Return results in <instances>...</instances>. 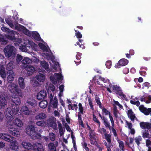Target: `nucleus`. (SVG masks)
Instances as JSON below:
<instances>
[{
    "label": "nucleus",
    "mask_w": 151,
    "mask_h": 151,
    "mask_svg": "<svg viewBox=\"0 0 151 151\" xmlns=\"http://www.w3.org/2000/svg\"><path fill=\"white\" fill-rule=\"evenodd\" d=\"M50 80L54 84H56L57 83L56 79L55 78L54 75V76H51L50 77Z\"/></svg>",
    "instance_id": "obj_57"
},
{
    "label": "nucleus",
    "mask_w": 151,
    "mask_h": 151,
    "mask_svg": "<svg viewBox=\"0 0 151 151\" xmlns=\"http://www.w3.org/2000/svg\"><path fill=\"white\" fill-rule=\"evenodd\" d=\"M96 136L95 134L90 135L89 139L90 141V143L92 145H95L98 143L96 140Z\"/></svg>",
    "instance_id": "obj_21"
},
{
    "label": "nucleus",
    "mask_w": 151,
    "mask_h": 151,
    "mask_svg": "<svg viewBox=\"0 0 151 151\" xmlns=\"http://www.w3.org/2000/svg\"><path fill=\"white\" fill-rule=\"evenodd\" d=\"M13 63L12 62H10L6 65V69L8 70V72H10L11 71H13Z\"/></svg>",
    "instance_id": "obj_39"
},
{
    "label": "nucleus",
    "mask_w": 151,
    "mask_h": 151,
    "mask_svg": "<svg viewBox=\"0 0 151 151\" xmlns=\"http://www.w3.org/2000/svg\"><path fill=\"white\" fill-rule=\"evenodd\" d=\"M127 114L128 117L130 118L132 121L134 122L136 116L134 114L132 109H130L128 110Z\"/></svg>",
    "instance_id": "obj_19"
},
{
    "label": "nucleus",
    "mask_w": 151,
    "mask_h": 151,
    "mask_svg": "<svg viewBox=\"0 0 151 151\" xmlns=\"http://www.w3.org/2000/svg\"><path fill=\"white\" fill-rule=\"evenodd\" d=\"M22 144L23 147L27 150H33L34 144L33 145L31 143L26 142H23Z\"/></svg>",
    "instance_id": "obj_11"
},
{
    "label": "nucleus",
    "mask_w": 151,
    "mask_h": 151,
    "mask_svg": "<svg viewBox=\"0 0 151 151\" xmlns=\"http://www.w3.org/2000/svg\"><path fill=\"white\" fill-rule=\"evenodd\" d=\"M75 35L76 37L78 39H80L82 37V35L81 32L79 31L77 32L76 30H75Z\"/></svg>",
    "instance_id": "obj_56"
},
{
    "label": "nucleus",
    "mask_w": 151,
    "mask_h": 151,
    "mask_svg": "<svg viewBox=\"0 0 151 151\" xmlns=\"http://www.w3.org/2000/svg\"><path fill=\"white\" fill-rule=\"evenodd\" d=\"M106 65L107 68H110L111 65V62L110 61H106Z\"/></svg>",
    "instance_id": "obj_63"
},
{
    "label": "nucleus",
    "mask_w": 151,
    "mask_h": 151,
    "mask_svg": "<svg viewBox=\"0 0 151 151\" xmlns=\"http://www.w3.org/2000/svg\"><path fill=\"white\" fill-rule=\"evenodd\" d=\"M148 130H144L143 132H142V137L143 138H149V133Z\"/></svg>",
    "instance_id": "obj_42"
},
{
    "label": "nucleus",
    "mask_w": 151,
    "mask_h": 151,
    "mask_svg": "<svg viewBox=\"0 0 151 151\" xmlns=\"http://www.w3.org/2000/svg\"><path fill=\"white\" fill-rule=\"evenodd\" d=\"M104 135L105 137V139L106 140L108 143L109 144H111V135L110 134H108L106 133L104 134Z\"/></svg>",
    "instance_id": "obj_41"
},
{
    "label": "nucleus",
    "mask_w": 151,
    "mask_h": 151,
    "mask_svg": "<svg viewBox=\"0 0 151 151\" xmlns=\"http://www.w3.org/2000/svg\"><path fill=\"white\" fill-rule=\"evenodd\" d=\"M112 87L114 90L116 91V93L119 96L122 98H125L126 96L122 91L121 88L117 85H114L112 86Z\"/></svg>",
    "instance_id": "obj_5"
},
{
    "label": "nucleus",
    "mask_w": 151,
    "mask_h": 151,
    "mask_svg": "<svg viewBox=\"0 0 151 151\" xmlns=\"http://www.w3.org/2000/svg\"><path fill=\"white\" fill-rule=\"evenodd\" d=\"M38 45L40 48L44 51L46 52H48V50L47 47L43 43H39Z\"/></svg>",
    "instance_id": "obj_43"
},
{
    "label": "nucleus",
    "mask_w": 151,
    "mask_h": 151,
    "mask_svg": "<svg viewBox=\"0 0 151 151\" xmlns=\"http://www.w3.org/2000/svg\"><path fill=\"white\" fill-rule=\"evenodd\" d=\"M15 48L11 45L6 46L4 49V51L6 57H12V58L16 56Z\"/></svg>",
    "instance_id": "obj_3"
},
{
    "label": "nucleus",
    "mask_w": 151,
    "mask_h": 151,
    "mask_svg": "<svg viewBox=\"0 0 151 151\" xmlns=\"http://www.w3.org/2000/svg\"><path fill=\"white\" fill-rule=\"evenodd\" d=\"M99 79L101 81H102L104 83H108L109 85H110L111 84L110 83L109 81V80H108L107 79H106L102 77L101 76H100L99 77Z\"/></svg>",
    "instance_id": "obj_51"
},
{
    "label": "nucleus",
    "mask_w": 151,
    "mask_h": 151,
    "mask_svg": "<svg viewBox=\"0 0 151 151\" xmlns=\"http://www.w3.org/2000/svg\"><path fill=\"white\" fill-rule=\"evenodd\" d=\"M0 42L3 45H6L7 42L6 38L1 34H0Z\"/></svg>",
    "instance_id": "obj_31"
},
{
    "label": "nucleus",
    "mask_w": 151,
    "mask_h": 151,
    "mask_svg": "<svg viewBox=\"0 0 151 151\" xmlns=\"http://www.w3.org/2000/svg\"><path fill=\"white\" fill-rule=\"evenodd\" d=\"M117 141L119 144V147L122 151H124V144L123 141H121L120 139H118Z\"/></svg>",
    "instance_id": "obj_36"
},
{
    "label": "nucleus",
    "mask_w": 151,
    "mask_h": 151,
    "mask_svg": "<svg viewBox=\"0 0 151 151\" xmlns=\"http://www.w3.org/2000/svg\"><path fill=\"white\" fill-rule=\"evenodd\" d=\"M33 151H44L43 146L41 144L36 143L34 144Z\"/></svg>",
    "instance_id": "obj_12"
},
{
    "label": "nucleus",
    "mask_w": 151,
    "mask_h": 151,
    "mask_svg": "<svg viewBox=\"0 0 151 151\" xmlns=\"http://www.w3.org/2000/svg\"><path fill=\"white\" fill-rule=\"evenodd\" d=\"M139 108L140 111L141 112L143 113L146 108L143 105H141L139 106Z\"/></svg>",
    "instance_id": "obj_64"
},
{
    "label": "nucleus",
    "mask_w": 151,
    "mask_h": 151,
    "mask_svg": "<svg viewBox=\"0 0 151 151\" xmlns=\"http://www.w3.org/2000/svg\"><path fill=\"white\" fill-rule=\"evenodd\" d=\"M103 120L104 122V125L106 128H108L110 130L111 129V127L110 126L109 122L108 121V119L107 118H105Z\"/></svg>",
    "instance_id": "obj_32"
},
{
    "label": "nucleus",
    "mask_w": 151,
    "mask_h": 151,
    "mask_svg": "<svg viewBox=\"0 0 151 151\" xmlns=\"http://www.w3.org/2000/svg\"><path fill=\"white\" fill-rule=\"evenodd\" d=\"M58 123L60 135V136H62L64 134V132L63 131V127L61 124L59 122H58Z\"/></svg>",
    "instance_id": "obj_38"
},
{
    "label": "nucleus",
    "mask_w": 151,
    "mask_h": 151,
    "mask_svg": "<svg viewBox=\"0 0 151 151\" xmlns=\"http://www.w3.org/2000/svg\"><path fill=\"white\" fill-rule=\"evenodd\" d=\"M54 76L55 78L58 80H60L62 79L63 77L62 75L61 74L55 73Z\"/></svg>",
    "instance_id": "obj_49"
},
{
    "label": "nucleus",
    "mask_w": 151,
    "mask_h": 151,
    "mask_svg": "<svg viewBox=\"0 0 151 151\" xmlns=\"http://www.w3.org/2000/svg\"><path fill=\"white\" fill-rule=\"evenodd\" d=\"M47 93L45 91H41L37 94V98L38 100H40L44 99Z\"/></svg>",
    "instance_id": "obj_13"
},
{
    "label": "nucleus",
    "mask_w": 151,
    "mask_h": 151,
    "mask_svg": "<svg viewBox=\"0 0 151 151\" xmlns=\"http://www.w3.org/2000/svg\"><path fill=\"white\" fill-rule=\"evenodd\" d=\"M101 109H102V113H104L105 115H109H109L111 114L110 112L108 110L106 109L105 108H103L102 107V108Z\"/></svg>",
    "instance_id": "obj_48"
},
{
    "label": "nucleus",
    "mask_w": 151,
    "mask_h": 151,
    "mask_svg": "<svg viewBox=\"0 0 151 151\" xmlns=\"http://www.w3.org/2000/svg\"><path fill=\"white\" fill-rule=\"evenodd\" d=\"M58 100L57 98L55 97L54 99L53 103L52 104L54 108H57L58 107Z\"/></svg>",
    "instance_id": "obj_52"
},
{
    "label": "nucleus",
    "mask_w": 151,
    "mask_h": 151,
    "mask_svg": "<svg viewBox=\"0 0 151 151\" xmlns=\"http://www.w3.org/2000/svg\"><path fill=\"white\" fill-rule=\"evenodd\" d=\"M5 21L6 23L12 28H13L14 27L12 21L11 20L10 18H6L5 19Z\"/></svg>",
    "instance_id": "obj_34"
},
{
    "label": "nucleus",
    "mask_w": 151,
    "mask_h": 151,
    "mask_svg": "<svg viewBox=\"0 0 151 151\" xmlns=\"http://www.w3.org/2000/svg\"><path fill=\"white\" fill-rule=\"evenodd\" d=\"M7 104L6 98L2 95L0 94V105L1 108L4 107Z\"/></svg>",
    "instance_id": "obj_15"
},
{
    "label": "nucleus",
    "mask_w": 151,
    "mask_h": 151,
    "mask_svg": "<svg viewBox=\"0 0 151 151\" xmlns=\"http://www.w3.org/2000/svg\"><path fill=\"white\" fill-rule=\"evenodd\" d=\"M151 112V108H148V109H147L146 108L143 113L146 115H149L150 113V114Z\"/></svg>",
    "instance_id": "obj_54"
},
{
    "label": "nucleus",
    "mask_w": 151,
    "mask_h": 151,
    "mask_svg": "<svg viewBox=\"0 0 151 151\" xmlns=\"http://www.w3.org/2000/svg\"><path fill=\"white\" fill-rule=\"evenodd\" d=\"M79 106V111L78 112H80L81 114H83V107L81 103H79L78 104Z\"/></svg>",
    "instance_id": "obj_55"
},
{
    "label": "nucleus",
    "mask_w": 151,
    "mask_h": 151,
    "mask_svg": "<svg viewBox=\"0 0 151 151\" xmlns=\"http://www.w3.org/2000/svg\"><path fill=\"white\" fill-rule=\"evenodd\" d=\"M20 27H21V28H24L25 29L24 30V32H25V34H26V35H27V33H28V35H28V34H29L30 35V33H29V31L24 26L21 25V24H19V25H17L16 24H15V29H17V30H19L20 29Z\"/></svg>",
    "instance_id": "obj_27"
},
{
    "label": "nucleus",
    "mask_w": 151,
    "mask_h": 151,
    "mask_svg": "<svg viewBox=\"0 0 151 151\" xmlns=\"http://www.w3.org/2000/svg\"><path fill=\"white\" fill-rule=\"evenodd\" d=\"M40 65L42 67L44 68L48 73L50 71V70L49 68V65L48 63L45 61H41L40 62Z\"/></svg>",
    "instance_id": "obj_17"
},
{
    "label": "nucleus",
    "mask_w": 151,
    "mask_h": 151,
    "mask_svg": "<svg viewBox=\"0 0 151 151\" xmlns=\"http://www.w3.org/2000/svg\"><path fill=\"white\" fill-rule=\"evenodd\" d=\"M26 133L28 135L32 136L33 133H35V127L32 125H29L26 128Z\"/></svg>",
    "instance_id": "obj_8"
},
{
    "label": "nucleus",
    "mask_w": 151,
    "mask_h": 151,
    "mask_svg": "<svg viewBox=\"0 0 151 151\" xmlns=\"http://www.w3.org/2000/svg\"><path fill=\"white\" fill-rule=\"evenodd\" d=\"M93 121L95 122L98 123L99 125V127H100L101 125V123L99 121L98 119L96 117V116L95 115V114L93 113Z\"/></svg>",
    "instance_id": "obj_47"
},
{
    "label": "nucleus",
    "mask_w": 151,
    "mask_h": 151,
    "mask_svg": "<svg viewBox=\"0 0 151 151\" xmlns=\"http://www.w3.org/2000/svg\"><path fill=\"white\" fill-rule=\"evenodd\" d=\"M47 116L46 114L43 112L37 114L35 116V119L37 120H43L46 118Z\"/></svg>",
    "instance_id": "obj_18"
},
{
    "label": "nucleus",
    "mask_w": 151,
    "mask_h": 151,
    "mask_svg": "<svg viewBox=\"0 0 151 151\" xmlns=\"http://www.w3.org/2000/svg\"><path fill=\"white\" fill-rule=\"evenodd\" d=\"M9 132L12 135L14 136H18L19 135L20 132L18 130L13 127L12 126H10V127L9 128Z\"/></svg>",
    "instance_id": "obj_9"
},
{
    "label": "nucleus",
    "mask_w": 151,
    "mask_h": 151,
    "mask_svg": "<svg viewBox=\"0 0 151 151\" xmlns=\"http://www.w3.org/2000/svg\"><path fill=\"white\" fill-rule=\"evenodd\" d=\"M32 36L34 39L37 41H39L41 39L39 33L36 32H32Z\"/></svg>",
    "instance_id": "obj_26"
},
{
    "label": "nucleus",
    "mask_w": 151,
    "mask_h": 151,
    "mask_svg": "<svg viewBox=\"0 0 151 151\" xmlns=\"http://www.w3.org/2000/svg\"><path fill=\"white\" fill-rule=\"evenodd\" d=\"M93 82L95 83H97L98 85H101V86H102L106 87V85L105 84H104V85L102 84H101L100 83V82L98 80H96L95 77H94L93 78Z\"/></svg>",
    "instance_id": "obj_58"
},
{
    "label": "nucleus",
    "mask_w": 151,
    "mask_h": 151,
    "mask_svg": "<svg viewBox=\"0 0 151 151\" xmlns=\"http://www.w3.org/2000/svg\"><path fill=\"white\" fill-rule=\"evenodd\" d=\"M142 139L140 136H138L135 138V140L136 143L138 146H139L140 144V141H142Z\"/></svg>",
    "instance_id": "obj_46"
},
{
    "label": "nucleus",
    "mask_w": 151,
    "mask_h": 151,
    "mask_svg": "<svg viewBox=\"0 0 151 151\" xmlns=\"http://www.w3.org/2000/svg\"><path fill=\"white\" fill-rule=\"evenodd\" d=\"M128 60L125 59H120L118 63L115 66V67L116 68H118L122 66H125L128 64Z\"/></svg>",
    "instance_id": "obj_7"
},
{
    "label": "nucleus",
    "mask_w": 151,
    "mask_h": 151,
    "mask_svg": "<svg viewBox=\"0 0 151 151\" xmlns=\"http://www.w3.org/2000/svg\"><path fill=\"white\" fill-rule=\"evenodd\" d=\"M95 100L96 102L97 103V104L99 106V108L101 109H102V106H101V103L100 101L99 97L96 96L95 97Z\"/></svg>",
    "instance_id": "obj_45"
},
{
    "label": "nucleus",
    "mask_w": 151,
    "mask_h": 151,
    "mask_svg": "<svg viewBox=\"0 0 151 151\" xmlns=\"http://www.w3.org/2000/svg\"><path fill=\"white\" fill-rule=\"evenodd\" d=\"M22 59V56L19 54L17 55L16 60L18 63L21 61Z\"/></svg>",
    "instance_id": "obj_61"
},
{
    "label": "nucleus",
    "mask_w": 151,
    "mask_h": 151,
    "mask_svg": "<svg viewBox=\"0 0 151 151\" xmlns=\"http://www.w3.org/2000/svg\"><path fill=\"white\" fill-rule=\"evenodd\" d=\"M18 83L22 89H24L25 87L24 79L22 77H20L18 79Z\"/></svg>",
    "instance_id": "obj_24"
},
{
    "label": "nucleus",
    "mask_w": 151,
    "mask_h": 151,
    "mask_svg": "<svg viewBox=\"0 0 151 151\" xmlns=\"http://www.w3.org/2000/svg\"><path fill=\"white\" fill-rule=\"evenodd\" d=\"M12 109L10 108H8L5 111L4 114L6 116V118L8 121L10 122L13 119L15 118L14 120V124L17 126L21 127L23 124L22 121L17 118L19 115L18 114L19 108L17 106L14 107H12Z\"/></svg>",
    "instance_id": "obj_1"
},
{
    "label": "nucleus",
    "mask_w": 151,
    "mask_h": 151,
    "mask_svg": "<svg viewBox=\"0 0 151 151\" xmlns=\"http://www.w3.org/2000/svg\"><path fill=\"white\" fill-rule=\"evenodd\" d=\"M36 78L40 82H43L45 79V75L40 73H39L36 76Z\"/></svg>",
    "instance_id": "obj_22"
},
{
    "label": "nucleus",
    "mask_w": 151,
    "mask_h": 151,
    "mask_svg": "<svg viewBox=\"0 0 151 151\" xmlns=\"http://www.w3.org/2000/svg\"><path fill=\"white\" fill-rule=\"evenodd\" d=\"M47 102L46 101H42L39 103L40 106L42 108L44 109L47 106Z\"/></svg>",
    "instance_id": "obj_40"
},
{
    "label": "nucleus",
    "mask_w": 151,
    "mask_h": 151,
    "mask_svg": "<svg viewBox=\"0 0 151 151\" xmlns=\"http://www.w3.org/2000/svg\"><path fill=\"white\" fill-rule=\"evenodd\" d=\"M8 76L7 77V80L9 83H11L14 80V75L13 71H11L10 72H7Z\"/></svg>",
    "instance_id": "obj_14"
},
{
    "label": "nucleus",
    "mask_w": 151,
    "mask_h": 151,
    "mask_svg": "<svg viewBox=\"0 0 151 151\" xmlns=\"http://www.w3.org/2000/svg\"><path fill=\"white\" fill-rule=\"evenodd\" d=\"M48 88L52 91H54L55 90V87L53 84H50L48 86Z\"/></svg>",
    "instance_id": "obj_60"
},
{
    "label": "nucleus",
    "mask_w": 151,
    "mask_h": 151,
    "mask_svg": "<svg viewBox=\"0 0 151 151\" xmlns=\"http://www.w3.org/2000/svg\"><path fill=\"white\" fill-rule=\"evenodd\" d=\"M56 119L53 116H50L48 120V124L50 126H53V125L56 123Z\"/></svg>",
    "instance_id": "obj_29"
},
{
    "label": "nucleus",
    "mask_w": 151,
    "mask_h": 151,
    "mask_svg": "<svg viewBox=\"0 0 151 151\" xmlns=\"http://www.w3.org/2000/svg\"><path fill=\"white\" fill-rule=\"evenodd\" d=\"M140 127L142 129H151V123L148 122H141L139 123Z\"/></svg>",
    "instance_id": "obj_10"
},
{
    "label": "nucleus",
    "mask_w": 151,
    "mask_h": 151,
    "mask_svg": "<svg viewBox=\"0 0 151 151\" xmlns=\"http://www.w3.org/2000/svg\"><path fill=\"white\" fill-rule=\"evenodd\" d=\"M13 32H10L8 33V35L6 36V38L10 40H13L15 39L14 31L12 30Z\"/></svg>",
    "instance_id": "obj_30"
},
{
    "label": "nucleus",
    "mask_w": 151,
    "mask_h": 151,
    "mask_svg": "<svg viewBox=\"0 0 151 151\" xmlns=\"http://www.w3.org/2000/svg\"><path fill=\"white\" fill-rule=\"evenodd\" d=\"M48 147L50 151H56V147L53 142H50L48 144Z\"/></svg>",
    "instance_id": "obj_28"
},
{
    "label": "nucleus",
    "mask_w": 151,
    "mask_h": 151,
    "mask_svg": "<svg viewBox=\"0 0 151 151\" xmlns=\"http://www.w3.org/2000/svg\"><path fill=\"white\" fill-rule=\"evenodd\" d=\"M10 91L14 96L22 97L23 93L22 90L19 88L18 86L14 83H12L10 85Z\"/></svg>",
    "instance_id": "obj_4"
},
{
    "label": "nucleus",
    "mask_w": 151,
    "mask_h": 151,
    "mask_svg": "<svg viewBox=\"0 0 151 151\" xmlns=\"http://www.w3.org/2000/svg\"><path fill=\"white\" fill-rule=\"evenodd\" d=\"M88 104L90 106V109L92 110H94L93 106L92 103V99L91 98L88 97Z\"/></svg>",
    "instance_id": "obj_53"
},
{
    "label": "nucleus",
    "mask_w": 151,
    "mask_h": 151,
    "mask_svg": "<svg viewBox=\"0 0 151 151\" xmlns=\"http://www.w3.org/2000/svg\"><path fill=\"white\" fill-rule=\"evenodd\" d=\"M19 96H14L11 99V101L16 105H19L21 103V100Z\"/></svg>",
    "instance_id": "obj_23"
},
{
    "label": "nucleus",
    "mask_w": 151,
    "mask_h": 151,
    "mask_svg": "<svg viewBox=\"0 0 151 151\" xmlns=\"http://www.w3.org/2000/svg\"><path fill=\"white\" fill-rule=\"evenodd\" d=\"M25 69L27 71V75L31 76L35 71V68L30 65H27L25 67Z\"/></svg>",
    "instance_id": "obj_6"
},
{
    "label": "nucleus",
    "mask_w": 151,
    "mask_h": 151,
    "mask_svg": "<svg viewBox=\"0 0 151 151\" xmlns=\"http://www.w3.org/2000/svg\"><path fill=\"white\" fill-rule=\"evenodd\" d=\"M1 29L4 31L8 33H9L10 32H13V31H12V30H10L9 28L5 27H2L1 28Z\"/></svg>",
    "instance_id": "obj_62"
},
{
    "label": "nucleus",
    "mask_w": 151,
    "mask_h": 151,
    "mask_svg": "<svg viewBox=\"0 0 151 151\" xmlns=\"http://www.w3.org/2000/svg\"><path fill=\"white\" fill-rule=\"evenodd\" d=\"M55 134L51 132L49 133V137L51 141H53L55 139Z\"/></svg>",
    "instance_id": "obj_50"
},
{
    "label": "nucleus",
    "mask_w": 151,
    "mask_h": 151,
    "mask_svg": "<svg viewBox=\"0 0 151 151\" xmlns=\"http://www.w3.org/2000/svg\"><path fill=\"white\" fill-rule=\"evenodd\" d=\"M27 103L28 106L33 107L36 106L37 101L33 99H28L27 100Z\"/></svg>",
    "instance_id": "obj_16"
},
{
    "label": "nucleus",
    "mask_w": 151,
    "mask_h": 151,
    "mask_svg": "<svg viewBox=\"0 0 151 151\" xmlns=\"http://www.w3.org/2000/svg\"><path fill=\"white\" fill-rule=\"evenodd\" d=\"M68 108L69 110H75L76 111L78 109V106L76 104H70L68 106Z\"/></svg>",
    "instance_id": "obj_35"
},
{
    "label": "nucleus",
    "mask_w": 151,
    "mask_h": 151,
    "mask_svg": "<svg viewBox=\"0 0 151 151\" xmlns=\"http://www.w3.org/2000/svg\"><path fill=\"white\" fill-rule=\"evenodd\" d=\"M31 62V60L27 57L24 58L22 61V64L24 65L29 64Z\"/></svg>",
    "instance_id": "obj_33"
},
{
    "label": "nucleus",
    "mask_w": 151,
    "mask_h": 151,
    "mask_svg": "<svg viewBox=\"0 0 151 151\" xmlns=\"http://www.w3.org/2000/svg\"><path fill=\"white\" fill-rule=\"evenodd\" d=\"M6 75L5 68L3 65H1L0 67V75L2 78H5L6 77Z\"/></svg>",
    "instance_id": "obj_20"
},
{
    "label": "nucleus",
    "mask_w": 151,
    "mask_h": 151,
    "mask_svg": "<svg viewBox=\"0 0 151 151\" xmlns=\"http://www.w3.org/2000/svg\"><path fill=\"white\" fill-rule=\"evenodd\" d=\"M31 136L33 139H41L42 138L41 135L37 133L35 131V133H33Z\"/></svg>",
    "instance_id": "obj_37"
},
{
    "label": "nucleus",
    "mask_w": 151,
    "mask_h": 151,
    "mask_svg": "<svg viewBox=\"0 0 151 151\" xmlns=\"http://www.w3.org/2000/svg\"><path fill=\"white\" fill-rule=\"evenodd\" d=\"M0 138L5 141L11 143L10 148L12 150L17 151L18 150V147L16 141L14 140V137L6 133H0Z\"/></svg>",
    "instance_id": "obj_2"
},
{
    "label": "nucleus",
    "mask_w": 151,
    "mask_h": 151,
    "mask_svg": "<svg viewBox=\"0 0 151 151\" xmlns=\"http://www.w3.org/2000/svg\"><path fill=\"white\" fill-rule=\"evenodd\" d=\"M130 103L132 104L136 105L137 106H139L140 105V102L139 101H134L133 100H131L130 101Z\"/></svg>",
    "instance_id": "obj_59"
},
{
    "label": "nucleus",
    "mask_w": 151,
    "mask_h": 151,
    "mask_svg": "<svg viewBox=\"0 0 151 151\" xmlns=\"http://www.w3.org/2000/svg\"><path fill=\"white\" fill-rule=\"evenodd\" d=\"M22 112L24 114L28 115L30 114V111L28 107L26 106H23L21 108Z\"/></svg>",
    "instance_id": "obj_25"
},
{
    "label": "nucleus",
    "mask_w": 151,
    "mask_h": 151,
    "mask_svg": "<svg viewBox=\"0 0 151 151\" xmlns=\"http://www.w3.org/2000/svg\"><path fill=\"white\" fill-rule=\"evenodd\" d=\"M37 125L41 127H44L45 126L46 122L44 121H39L36 123Z\"/></svg>",
    "instance_id": "obj_44"
}]
</instances>
